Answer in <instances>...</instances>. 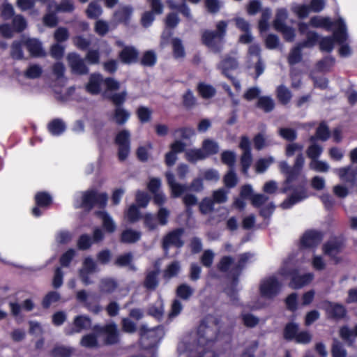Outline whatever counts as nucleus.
Instances as JSON below:
<instances>
[{
    "mask_svg": "<svg viewBox=\"0 0 357 357\" xmlns=\"http://www.w3.org/2000/svg\"><path fill=\"white\" fill-rule=\"evenodd\" d=\"M222 162L228 165L230 169H234L236 161V154L233 151H226L221 154Z\"/></svg>",
    "mask_w": 357,
    "mask_h": 357,
    "instance_id": "obj_58",
    "label": "nucleus"
},
{
    "mask_svg": "<svg viewBox=\"0 0 357 357\" xmlns=\"http://www.w3.org/2000/svg\"><path fill=\"white\" fill-rule=\"evenodd\" d=\"M130 118V113L121 107H116L112 119L119 125H123Z\"/></svg>",
    "mask_w": 357,
    "mask_h": 357,
    "instance_id": "obj_37",
    "label": "nucleus"
},
{
    "mask_svg": "<svg viewBox=\"0 0 357 357\" xmlns=\"http://www.w3.org/2000/svg\"><path fill=\"white\" fill-rule=\"evenodd\" d=\"M291 96V91L285 86L280 85L277 88V98L282 104H287Z\"/></svg>",
    "mask_w": 357,
    "mask_h": 357,
    "instance_id": "obj_42",
    "label": "nucleus"
},
{
    "mask_svg": "<svg viewBox=\"0 0 357 357\" xmlns=\"http://www.w3.org/2000/svg\"><path fill=\"white\" fill-rule=\"evenodd\" d=\"M67 60L74 73L83 75L88 73V68L85 65L84 59H82L79 54L70 53L67 56Z\"/></svg>",
    "mask_w": 357,
    "mask_h": 357,
    "instance_id": "obj_16",
    "label": "nucleus"
},
{
    "mask_svg": "<svg viewBox=\"0 0 357 357\" xmlns=\"http://www.w3.org/2000/svg\"><path fill=\"white\" fill-rule=\"evenodd\" d=\"M52 197L47 192H40L35 195L36 206L32 209V214L39 217L43 213L40 208H47L52 203Z\"/></svg>",
    "mask_w": 357,
    "mask_h": 357,
    "instance_id": "obj_17",
    "label": "nucleus"
},
{
    "mask_svg": "<svg viewBox=\"0 0 357 357\" xmlns=\"http://www.w3.org/2000/svg\"><path fill=\"white\" fill-rule=\"evenodd\" d=\"M198 91L204 98H211L215 93V89L211 85L204 83H200L198 85Z\"/></svg>",
    "mask_w": 357,
    "mask_h": 357,
    "instance_id": "obj_54",
    "label": "nucleus"
},
{
    "mask_svg": "<svg viewBox=\"0 0 357 357\" xmlns=\"http://www.w3.org/2000/svg\"><path fill=\"white\" fill-rule=\"evenodd\" d=\"M48 129L53 135H59L66 130V125L62 120L56 119L49 123Z\"/></svg>",
    "mask_w": 357,
    "mask_h": 357,
    "instance_id": "obj_41",
    "label": "nucleus"
},
{
    "mask_svg": "<svg viewBox=\"0 0 357 357\" xmlns=\"http://www.w3.org/2000/svg\"><path fill=\"white\" fill-rule=\"evenodd\" d=\"M147 314L158 320H160L164 314L162 300L158 298L154 303L150 305L147 309Z\"/></svg>",
    "mask_w": 357,
    "mask_h": 357,
    "instance_id": "obj_31",
    "label": "nucleus"
},
{
    "mask_svg": "<svg viewBox=\"0 0 357 357\" xmlns=\"http://www.w3.org/2000/svg\"><path fill=\"white\" fill-rule=\"evenodd\" d=\"M227 27V23L225 21H220L216 24L215 31H205L202 34L203 43L213 52H219L222 48Z\"/></svg>",
    "mask_w": 357,
    "mask_h": 357,
    "instance_id": "obj_4",
    "label": "nucleus"
},
{
    "mask_svg": "<svg viewBox=\"0 0 357 357\" xmlns=\"http://www.w3.org/2000/svg\"><path fill=\"white\" fill-rule=\"evenodd\" d=\"M307 197V194L304 185H301L294 190L290 197L282 203L283 208H289L293 205L301 202Z\"/></svg>",
    "mask_w": 357,
    "mask_h": 357,
    "instance_id": "obj_18",
    "label": "nucleus"
},
{
    "mask_svg": "<svg viewBox=\"0 0 357 357\" xmlns=\"http://www.w3.org/2000/svg\"><path fill=\"white\" fill-rule=\"evenodd\" d=\"M120 86V82L113 78L104 79V87L105 89V94L107 96H109V93L119 90Z\"/></svg>",
    "mask_w": 357,
    "mask_h": 357,
    "instance_id": "obj_52",
    "label": "nucleus"
},
{
    "mask_svg": "<svg viewBox=\"0 0 357 357\" xmlns=\"http://www.w3.org/2000/svg\"><path fill=\"white\" fill-rule=\"evenodd\" d=\"M342 248V244L341 241L337 238H333L324 244L323 250L326 255L333 259L337 263L339 261V259L337 257V255L341 251Z\"/></svg>",
    "mask_w": 357,
    "mask_h": 357,
    "instance_id": "obj_22",
    "label": "nucleus"
},
{
    "mask_svg": "<svg viewBox=\"0 0 357 357\" xmlns=\"http://www.w3.org/2000/svg\"><path fill=\"white\" fill-rule=\"evenodd\" d=\"M186 157L188 160L190 162H195L206 158V154H204V151L202 149H192L186 153Z\"/></svg>",
    "mask_w": 357,
    "mask_h": 357,
    "instance_id": "obj_61",
    "label": "nucleus"
},
{
    "mask_svg": "<svg viewBox=\"0 0 357 357\" xmlns=\"http://www.w3.org/2000/svg\"><path fill=\"white\" fill-rule=\"evenodd\" d=\"M279 168L280 172L285 174L287 177L285 183L287 186L283 190L284 192H287L288 190H290V184L297 178V176L295 172L292 171L293 167H290L286 161H281L279 163Z\"/></svg>",
    "mask_w": 357,
    "mask_h": 357,
    "instance_id": "obj_29",
    "label": "nucleus"
},
{
    "mask_svg": "<svg viewBox=\"0 0 357 357\" xmlns=\"http://www.w3.org/2000/svg\"><path fill=\"white\" fill-rule=\"evenodd\" d=\"M94 30L98 35L103 36L109 31V24L102 20H97L95 24Z\"/></svg>",
    "mask_w": 357,
    "mask_h": 357,
    "instance_id": "obj_63",
    "label": "nucleus"
},
{
    "mask_svg": "<svg viewBox=\"0 0 357 357\" xmlns=\"http://www.w3.org/2000/svg\"><path fill=\"white\" fill-rule=\"evenodd\" d=\"M298 31L301 34L306 36V40L299 43L301 47L303 48L312 47L316 44L318 40V35L314 31H309V26L307 24L300 22L298 24Z\"/></svg>",
    "mask_w": 357,
    "mask_h": 357,
    "instance_id": "obj_20",
    "label": "nucleus"
},
{
    "mask_svg": "<svg viewBox=\"0 0 357 357\" xmlns=\"http://www.w3.org/2000/svg\"><path fill=\"white\" fill-rule=\"evenodd\" d=\"M96 214L102 220V226L106 231L113 233L116 230L114 221L106 211H99Z\"/></svg>",
    "mask_w": 357,
    "mask_h": 357,
    "instance_id": "obj_34",
    "label": "nucleus"
},
{
    "mask_svg": "<svg viewBox=\"0 0 357 357\" xmlns=\"http://www.w3.org/2000/svg\"><path fill=\"white\" fill-rule=\"evenodd\" d=\"M227 194L228 191L224 188H220L213 192V199L211 200L213 204L225 203L227 200Z\"/></svg>",
    "mask_w": 357,
    "mask_h": 357,
    "instance_id": "obj_59",
    "label": "nucleus"
},
{
    "mask_svg": "<svg viewBox=\"0 0 357 357\" xmlns=\"http://www.w3.org/2000/svg\"><path fill=\"white\" fill-rule=\"evenodd\" d=\"M335 26L336 29L333 31V37L340 45L339 54L343 57L349 56L351 54V50L347 43L349 36L344 20L340 17L336 20Z\"/></svg>",
    "mask_w": 357,
    "mask_h": 357,
    "instance_id": "obj_7",
    "label": "nucleus"
},
{
    "mask_svg": "<svg viewBox=\"0 0 357 357\" xmlns=\"http://www.w3.org/2000/svg\"><path fill=\"white\" fill-rule=\"evenodd\" d=\"M192 293L193 289L186 284L178 286L176 291L177 296L183 300H188Z\"/></svg>",
    "mask_w": 357,
    "mask_h": 357,
    "instance_id": "obj_60",
    "label": "nucleus"
},
{
    "mask_svg": "<svg viewBox=\"0 0 357 357\" xmlns=\"http://www.w3.org/2000/svg\"><path fill=\"white\" fill-rule=\"evenodd\" d=\"M30 54L33 57H43L45 52L43 49L41 43L35 38H29L24 42Z\"/></svg>",
    "mask_w": 357,
    "mask_h": 357,
    "instance_id": "obj_25",
    "label": "nucleus"
},
{
    "mask_svg": "<svg viewBox=\"0 0 357 357\" xmlns=\"http://www.w3.org/2000/svg\"><path fill=\"white\" fill-rule=\"evenodd\" d=\"M73 349L70 347H56L52 351V357H70Z\"/></svg>",
    "mask_w": 357,
    "mask_h": 357,
    "instance_id": "obj_56",
    "label": "nucleus"
},
{
    "mask_svg": "<svg viewBox=\"0 0 357 357\" xmlns=\"http://www.w3.org/2000/svg\"><path fill=\"white\" fill-rule=\"evenodd\" d=\"M204 154H206V158L210 155H213L217 153L219 151V146L218 144L210 139H206L203 142L202 149Z\"/></svg>",
    "mask_w": 357,
    "mask_h": 357,
    "instance_id": "obj_46",
    "label": "nucleus"
},
{
    "mask_svg": "<svg viewBox=\"0 0 357 357\" xmlns=\"http://www.w3.org/2000/svg\"><path fill=\"white\" fill-rule=\"evenodd\" d=\"M238 67V63L234 58L228 57L222 60L218 65V68L222 70V74L231 78L229 70H234Z\"/></svg>",
    "mask_w": 357,
    "mask_h": 357,
    "instance_id": "obj_33",
    "label": "nucleus"
},
{
    "mask_svg": "<svg viewBox=\"0 0 357 357\" xmlns=\"http://www.w3.org/2000/svg\"><path fill=\"white\" fill-rule=\"evenodd\" d=\"M282 287V283L279 282L275 275H271L261 280L259 290L263 297L273 298L277 296Z\"/></svg>",
    "mask_w": 357,
    "mask_h": 357,
    "instance_id": "obj_9",
    "label": "nucleus"
},
{
    "mask_svg": "<svg viewBox=\"0 0 357 357\" xmlns=\"http://www.w3.org/2000/svg\"><path fill=\"white\" fill-rule=\"evenodd\" d=\"M10 56L13 59L20 60L24 57L22 43L19 41H14L11 45Z\"/></svg>",
    "mask_w": 357,
    "mask_h": 357,
    "instance_id": "obj_51",
    "label": "nucleus"
},
{
    "mask_svg": "<svg viewBox=\"0 0 357 357\" xmlns=\"http://www.w3.org/2000/svg\"><path fill=\"white\" fill-rule=\"evenodd\" d=\"M166 178L167 183L171 189L172 197H178L188 190V187L187 185L176 182L174 176L172 172H167L166 173Z\"/></svg>",
    "mask_w": 357,
    "mask_h": 357,
    "instance_id": "obj_24",
    "label": "nucleus"
},
{
    "mask_svg": "<svg viewBox=\"0 0 357 357\" xmlns=\"http://www.w3.org/2000/svg\"><path fill=\"white\" fill-rule=\"evenodd\" d=\"M278 135L284 140L294 142L297 138V132L290 128H280L278 129Z\"/></svg>",
    "mask_w": 357,
    "mask_h": 357,
    "instance_id": "obj_47",
    "label": "nucleus"
},
{
    "mask_svg": "<svg viewBox=\"0 0 357 357\" xmlns=\"http://www.w3.org/2000/svg\"><path fill=\"white\" fill-rule=\"evenodd\" d=\"M322 240V235L316 231H309L303 236L301 243L303 248H313L320 243Z\"/></svg>",
    "mask_w": 357,
    "mask_h": 357,
    "instance_id": "obj_23",
    "label": "nucleus"
},
{
    "mask_svg": "<svg viewBox=\"0 0 357 357\" xmlns=\"http://www.w3.org/2000/svg\"><path fill=\"white\" fill-rule=\"evenodd\" d=\"M251 257L252 255L249 252L241 254L238 256V262L235 263L232 257L226 256L223 257L218 264V268L221 271L226 272L230 269L233 278L232 282L231 287H227L225 291L231 298L235 299L236 298L234 287L238 284V276Z\"/></svg>",
    "mask_w": 357,
    "mask_h": 357,
    "instance_id": "obj_2",
    "label": "nucleus"
},
{
    "mask_svg": "<svg viewBox=\"0 0 357 357\" xmlns=\"http://www.w3.org/2000/svg\"><path fill=\"white\" fill-rule=\"evenodd\" d=\"M278 274L284 278L291 276V280L289 283V287L293 289L302 288L310 284L314 278V275L312 273H307L303 275L298 274L297 270L292 269L290 267V263L289 261L284 262L278 271Z\"/></svg>",
    "mask_w": 357,
    "mask_h": 357,
    "instance_id": "obj_5",
    "label": "nucleus"
},
{
    "mask_svg": "<svg viewBox=\"0 0 357 357\" xmlns=\"http://www.w3.org/2000/svg\"><path fill=\"white\" fill-rule=\"evenodd\" d=\"M43 72V69L41 66L36 63H31L24 72V76L26 78L34 79L39 78Z\"/></svg>",
    "mask_w": 357,
    "mask_h": 357,
    "instance_id": "obj_35",
    "label": "nucleus"
},
{
    "mask_svg": "<svg viewBox=\"0 0 357 357\" xmlns=\"http://www.w3.org/2000/svg\"><path fill=\"white\" fill-rule=\"evenodd\" d=\"M274 160H275L272 156L259 159L256 163V171L259 173H263L274 162Z\"/></svg>",
    "mask_w": 357,
    "mask_h": 357,
    "instance_id": "obj_62",
    "label": "nucleus"
},
{
    "mask_svg": "<svg viewBox=\"0 0 357 357\" xmlns=\"http://www.w3.org/2000/svg\"><path fill=\"white\" fill-rule=\"evenodd\" d=\"M98 268L96 262L90 257H86L83 261L82 267L79 271V277L86 285L91 284L89 275L98 272Z\"/></svg>",
    "mask_w": 357,
    "mask_h": 357,
    "instance_id": "obj_14",
    "label": "nucleus"
},
{
    "mask_svg": "<svg viewBox=\"0 0 357 357\" xmlns=\"http://www.w3.org/2000/svg\"><path fill=\"white\" fill-rule=\"evenodd\" d=\"M257 106L265 112H270L275 107V102L270 96H261L258 99Z\"/></svg>",
    "mask_w": 357,
    "mask_h": 357,
    "instance_id": "obj_38",
    "label": "nucleus"
},
{
    "mask_svg": "<svg viewBox=\"0 0 357 357\" xmlns=\"http://www.w3.org/2000/svg\"><path fill=\"white\" fill-rule=\"evenodd\" d=\"M60 295L56 291L49 292L43 298V306L45 308H48L53 303L59 301Z\"/></svg>",
    "mask_w": 357,
    "mask_h": 357,
    "instance_id": "obj_64",
    "label": "nucleus"
},
{
    "mask_svg": "<svg viewBox=\"0 0 357 357\" xmlns=\"http://www.w3.org/2000/svg\"><path fill=\"white\" fill-rule=\"evenodd\" d=\"M316 137L312 136L310 137V142L311 145L308 146L306 151L307 155L311 160L318 159L323 152V148L321 146L315 143Z\"/></svg>",
    "mask_w": 357,
    "mask_h": 357,
    "instance_id": "obj_32",
    "label": "nucleus"
},
{
    "mask_svg": "<svg viewBox=\"0 0 357 357\" xmlns=\"http://www.w3.org/2000/svg\"><path fill=\"white\" fill-rule=\"evenodd\" d=\"M93 330L97 335L105 336L104 342L106 344H114L119 342V331L114 323H109L104 326L97 325Z\"/></svg>",
    "mask_w": 357,
    "mask_h": 357,
    "instance_id": "obj_10",
    "label": "nucleus"
},
{
    "mask_svg": "<svg viewBox=\"0 0 357 357\" xmlns=\"http://www.w3.org/2000/svg\"><path fill=\"white\" fill-rule=\"evenodd\" d=\"M132 13V8L125 6L119 8L114 13V18L119 22H126Z\"/></svg>",
    "mask_w": 357,
    "mask_h": 357,
    "instance_id": "obj_40",
    "label": "nucleus"
},
{
    "mask_svg": "<svg viewBox=\"0 0 357 357\" xmlns=\"http://www.w3.org/2000/svg\"><path fill=\"white\" fill-rule=\"evenodd\" d=\"M303 145L298 142H290L285 146L284 153L287 158H291L294 155L303 154Z\"/></svg>",
    "mask_w": 357,
    "mask_h": 357,
    "instance_id": "obj_36",
    "label": "nucleus"
},
{
    "mask_svg": "<svg viewBox=\"0 0 357 357\" xmlns=\"http://www.w3.org/2000/svg\"><path fill=\"white\" fill-rule=\"evenodd\" d=\"M130 137V132L127 130H123L116 135L115 142L119 146L118 156L120 160H124L129 155Z\"/></svg>",
    "mask_w": 357,
    "mask_h": 357,
    "instance_id": "obj_12",
    "label": "nucleus"
},
{
    "mask_svg": "<svg viewBox=\"0 0 357 357\" xmlns=\"http://www.w3.org/2000/svg\"><path fill=\"white\" fill-rule=\"evenodd\" d=\"M52 8L55 9L56 12H71L74 9V6L68 1H65L59 5L56 4L55 1H52L48 6V9L50 10Z\"/></svg>",
    "mask_w": 357,
    "mask_h": 357,
    "instance_id": "obj_48",
    "label": "nucleus"
},
{
    "mask_svg": "<svg viewBox=\"0 0 357 357\" xmlns=\"http://www.w3.org/2000/svg\"><path fill=\"white\" fill-rule=\"evenodd\" d=\"M172 44L174 57L183 58L185 56V50L182 41L178 38H174L172 39Z\"/></svg>",
    "mask_w": 357,
    "mask_h": 357,
    "instance_id": "obj_53",
    "label": "nucleus"
},
{
    "mask_svg": "<svg viewBox=\"0 0 357 357\" xmlns=\"http://www.w3.org/2000/svg\"><path fill=\"white\" fill-rule=\"evenodd\" d=\"M251 203L256 208H261L260 214L264 218L269 217L273 212L275 206L269 202V198L264 194H255L251 197Z\"/></svg>",
    "mask_w": 357,
    "mask_h": 357,
    "instance_id": "obj_11",
    "label": "nucleus"
},
{
    "mask_svg": "<svg viewBox=\"0 0 357 357\" xmlns=\"http://www.w3.org/2000/svg\"><path fill=\"white\" fill-rule=\"evenodd\" d=\"M335 22H333L330 17H321V16H314L312 17L310 20V24L316 28H324L328 31H331L333 26L336 28Z\"/></svg>",
    "mask_w": 357,
    "mask_h": 357,
    "instance_id": "obj_28",
    "label": "nucleus"
},
{
    "mask_svg": "<svg viewBox=\"0 0 357 357\" xmlns=\"http://www.w3.org/2000/svg\"><path fill=\"white\" fill-rule=\"evenodd\" d=\"M160 271L157 268L155 270L148 271L144 281V287L149 291H154L158 285V276Z\"/></svg>",
    "mask_w": 357,
    "mask_h": 357,
    "instance_id": "obj_27",
    "label": "nucleus"
},
{
    "mask_svg": "<svg viewBox=\"0 0 357 357\" xmlns=\"http://www.w3.org/2000/svg\"><path fill=\"white\" fill-rule=\"evenodd\" d=\"M349 156L352 164H357V147L350 151ZM334 172L342 181L351 185H354L357 181V166L356 168H353L351 165L336 168L334 169Z\"/></svg>",
    "mask_w": 357,
    "mask_h": 357,
    "instance_id": "obj_8",
    "label": "nucleus"
},
{
    "mask_svg": "<svg viewBox=\"0 0 357 357\" xmlns=\"http://www.w3.org/2000/svg\"><path fill=\"white\" fill-rule=\"evenodd\" d=\"M139 334L144 351H148L158 345L165 335V331L160 326L149 328L146 325H142L139 328Z\"/></svg>",
    "mask_w": 357,
    "mask_h": 357,
    "instance_id": "obj_6",
    "label": "nucleus"
},
{
    "mask_svg": "<svg viewBox=\"0 0 357 357\" xmlns=\"http://www.w3.org/2000/svg\"><path fill=\"white\" fill-rule=\"evenodd\" d=\"M287 11L284 8H280L277 10L275 19L273 22L274 28L278 30L285 26V21L287 19Z\"/></svg>",
    "mask_w": 357,
    "mask_h": 357,
    "instance_id": "obj_43",
    "label": "nucleus"
},
{
    "mask_svg": "<svg viewBox=\"0 0 357 357\" xmlns=\"http://www.w3.org/2000/svg\"><path fill=\"white\" fill-rule=\"evenodd\" d=\"M91 319L86 315H78L74 318L73 326L66 328L65 333L68 335L79 333L83 331L90 329Z\"/></svg>",
    "mask_w": 357,
    "mask_h": 357,
    "instance_id": "obj_13",
    "label": "nucleus"
},
{
    "mask_svg": "<svg viewBox=\"0 0 357 357\" xmlns=\"http://www.w3.org/2000/svg\"><path fill=\"white\" fill-rule=\"evenodd\" d=\"M183 234V229H176L170 231L163 238L162 247L165 252H167L169 248L172 245L181 248L183 245L181 236Z\"/></svg>",
    "mask_w": 357,
    "mask_h": 357,
    "instance_id": "obj_15",
    "label": "nucleus"
},
{
    "mask_svg": "<svg viewBox=\"0 0 357 357\" xmlns=\"http://www.w3.org/2000/svg\"><path fill=\"white\" fill-rule=\"evenodd\" d=\"M77 299L83 303L84 306L90 312L98 314L101 310V307L93 301L92 296L87 294L84 290H81L77 293Z\"/></svg>",
    "mask_w": 357,
    "mask_h": 357,
    "instance_id": "obj_19",
    "label": "nucleus"
},
{
    "mask_svg": "<svg viewBox=\"0 0 357 357\" xmlns=\"http://www.w3.org/2000/svg\"><path fill=\"white\" fill-rule=\"evenodd\" d=\"M181 268L180 263L178 261H173L169 264L163 272V277L165 279H170L178 275Z\"/></svg>",
    "mask_w": 357,
    "mask_h": 357,
    "instance_id": "obj_45",
    "label": "nucleus"
},
{
    "mask_svg": "<svg viewBox=\"0 0 357 357\" xmlns=\"http://www.w3.org/2000/svg\"><path fill=\"white\" fill-rule=\"evenodd\" d=\"M107 195L100 193L96 190H89L76 195L74 206L75 208H84L91 210L94 205L104 208L107 205Z\"/></svg>",
    "mask_w": 357,
    "mask_h": 357,
    "instance_id": "obj_3",
    "label": "nucleus"
},
{
    "mask_svg": "<svg viewBox=\"0 0 357 357\" xmlns=\"http://www.w3.org/2000/svg\"><path fill=\"white\" fill-rule=\"evenodd\" d=\"M340 335L344 341L351 344L354 338L357 337V325L354 330L349 329L347 326L341 328Z\"/></svg>",
    "mask_w": 357,
    "mask_h": 357,
    "instance_id": "obj_44",
    "label": "nucleus"
},
{
    "mask_svg": "<svg viewBox=\"0 0 357 357\" xmlns=\"http://www.w3.org/2000/svg\"><path fill=\"white\" fill-rule=\"evenodd\" d=\"M138 57V52L133 47H126L119 54V58L124 63L136 62Z\"/></svg>",
    "mask_w": 357,
    "mask_h": 357,
    "instance_id": "obj_30",
    "label": "nucleus"
},
{
    "mask_svg": "<svg viewBox=\"0 0 357 357\" xmlns=\"http://www.w3.org/2000/svg\"><path fill=\"white\" fill-rule=\"evenodd\" d=\"M104 86V79L100 74L90 76L89 83L86 86V91L91 94H98Z\"/></svg>",
    "mask_w": 357,
    "mask_h": 357,
    "instance_id": "obj_26",
    "label": "nucleus"
},
{
    "mask_svg": "<svg viewBox=\"0 0 357 357\" xmlns=\"http://www.w3.org/2000/svg\"><path fill=\"white\" fill-rule=\"evenodd\" d=\"M309 167L318 172H327L330 169V165L326 162L318 159L311 160Z\"/></svg>",
    "mask_w": 357,
    "mask_h": 357,
    "instance_id": "obj_50",
    "label": "nucleus"
},
{
    "mask_svg": "<svg viewBox=\"0 0 357 357\" xmlns=\"http://www.w3.org/2000/svg\"><path fill=\"white\" fill-rule=\"evenodd\" d=\"M303 48L298 43L291 50L288 56V62L290 65H294L301 61L302 58L301 50Z\"/></svg>",
    "mask_w": 357,
    "mask_h": 357,
    "instance_id": "obj_49",
    "label": "nucleus"
},
{
    "mask_svg": "<svg viewBox=\"0 0 357 357\" xmlns=\"http://www.w3.org/2000/svg\"><path fill=\"white\" fill-rule=\"evenodd\" d=\"M141 233L133 229H126L121 234V241L126 243H133L139 240Z\"/></svg>",
    "mask_w": 357,
    "mask_h": 357,
    "instance_id": "obj_39",
    "label": "nucleus"
},
{
    "mask_svg": "<svg viewBox=\"0 0 357 357\" xmlns=\"http://www.w3.org/2000/svg\"><path fill=\"white\" fill-rule=\"evenodd\" d=\"M157 57L153 51L149 50L144 52L142 56L141 63L145 66H153L156 63Z\"/></svg>",
    "mask_w": 357,
    "mask_h": 357,
    "instance_id": "obj_55",
    "label": "nucleus"
},
{
    "mask_svg": "<svg viewBox=\"0 0 357 357\" xmlns=\"http://www.w3.org/2000/svg\"><path fill=\"white\" fill-rule=\"evenodd\" d=\"M323 307L324 308L327 315L334 319L343 318L346 314V309L341 304L324 302L323 303Z\"/></svg>",
    "mask_w": 357,
    "mask_h": 357,
    "instance_id": "obj_21",
    "label": "nucleus"
},
{
    "mask_svg": "<svg viewBox=\"0 0 357 357\" xmlns=\"http://www.w3.org/2000/svg\"><path fill=\"white\" fill-rule=\"evenodd\" d=\"M117 287L116 282L111 278L102 279L100 282V290L103 292L110 293Z\"/></svg>",
    "mask_w": 357,
    "mask_h": 357,
    "instance_id": "obj_57",
    "label": "nucleus"
},
{
    "mask_svg": "<svg viewBox=\"0 0 357 357\" xmlns=\"http://www.w3.org/2000/svg\"><path fill=\"white\" fill-rule=\"evenodd\" d=\"M220 329L218 318L209 315L200 324L197 333L185 336L178 343L179 356L186 357H216L213 351L207 350L219 337Z\"/></svg>",
    "mask_w": 357,
    "mask_h": 357,
    "instance_id": "obj_1",
    "label": "nucleus"
}]
</instances>
